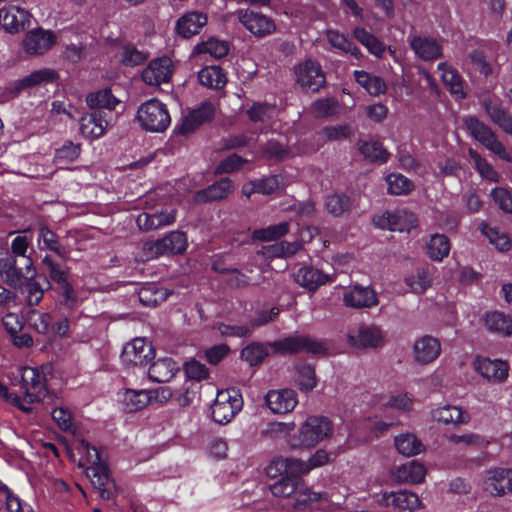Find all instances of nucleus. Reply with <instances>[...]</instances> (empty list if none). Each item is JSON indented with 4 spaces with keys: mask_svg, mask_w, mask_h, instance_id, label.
Instances as JSON below:
<instances>
[{
    "mask_svg": "<svg viewBox=\"0 0 512 512\" xmlns=\"http://www.w3.org/2000/svg\"><path fill=\"white\" fill-rule=\"evenodd\" d=\"M300 459L279 457L266 467L270 478H278L270 485L271 493L276 497H293L296 509L314 508L319 503L327 501L326 493L312 491L299 476Z\"/></svg>",
    "mask_w": 512,
    "mask_h": 512,
    "instance_id": "nucleus-1",
    "label": "nucleus"
},
{
    "mask_svg": "<svg viewBox=\"0 0 512 512\" xmlns=\"http://www.w3.org/2000/svg\"><path fill=\"white\" fill-rule=\"evenodd\" d=\"M76 450L80 455L79 466L85 469L86 476L90 479L93 487L98 490L101 498L110 499L114 483L99 451L85 440H81L77 444Z\"/></svg>",
    "mask_w": 512,
    "mask_h": 512,
    "instance_id": "nucleus-2",
    "label": "nucleus"
},
{
    "mask_svg": "<svg viewBox=\"0 0 512 512\" xmlns=\"http://www.w3.org/2000/svg\"><path fill=\"white\" fill-rule=\"evenodd\" d=\"M20 373V390L22 395L8 392L3 386H0V396L6 399L13 405L20 408L22 411L29 412L31 408L26 404H32L40 401L46 395V378L43 368L37 367H23Z\"/></svg>",
    "mask_w": 512,
    "mask_h": 512,
    "instance_id": "nucleus-3",
    "label": "nucleus"
},
{
    "mask_svg": "<svg viewBox=\"0 0 512 512\" xmlns=\"http://www.w3.org/2000/svg\"><path fill=\"white\" fill-rule=\"evenodd\" d=\"M136 119L142 129L156 133L165 131L171 123L166 105L157 99L142 103L137 110Z\"/></svg>",
    "mask_w": 512,
    "mask_h": 512,
    "instance_id": "nucleus-4",
    "label": "nucleus"
},
{
    "mask_svg": "<svg viewBox=\"0 0 512 512\" xmlns=\"http://www.w3.org/2000/svg\"><path fill=\"white\" fill-rule=\"evenodd\" d=\"M384 342L385 332L375 324H360L347 332V343L353 349H378Z\"/></svg>",
    "mask_w": 512,
    "mask_h": 512,
    "instance_id": "nucleus-5",
    "label": "nucleus"
},
{
    "mask_svg": "<svg viewBox=\"0 0 512 512\" xmlns=\"http://www.w3.org/2000/svg\"><path fill=\"white\" fill-rule=\"evenodd\" d=\"M273 353L280 355L297 354L300 352H309L313 354H322L325 347L317 340L303 335H290L268 344Z\"/></svg>",
    "mask_w": 512,
    "mask_h": 512,
    "instance_id": "nucleus-6",
    "label": "nucleus"
},
{
    "mask_svg": "<svg viewBox=\"0 0 512 512\" xmlns=\"http://www.w3.org/2000/svg\"><path fill=\"white\" fill-rule=\"evenodd\" d=\"M243 399L235 389L222 390L217 393L212 406V417L216 423L227 424L242 409Z\"/></svg>",
    "mask_w": 512,
    "mask_h": 512,
    "instance_id": "nucleus-7",
    "label": "nucleus"
},
{
    "mask_svg": "<svg viewBox=\"0 0 512 512\" xmlns=\"http://www.w3.org/2000/svg\"><path fill=\"white\" fill-rule=\"evenodd\" d=\"M187 247V237L181 231H172L156 241H148L143 245L145 258L152 259L163 254H180Z\"/></svg>",
    "mask_w": 512,
    "mask_h": 512,
    "instance_id": "nucleus-8",
    "label": "nucleus"
},
{
    "mask_svg": "<svg viewBox=\"0 0 512 512\" xmlns=\"http://www.w3.org/2000/svg\"><path fill=\"white\" fill-rule=\"evenodd\" d=\"M333 433L331 421L323 416H310L299 430L300 445L314 447Z\"/></svg>",
    "mask_w": 512,
    "mask_h": 512,
    "instance_id": "nucleus-9",
    "label": "nucleus"
},
{
    "mask_svg": "<svg viewBox=\"0 0 512 512\" xmlns=\"http://www.w3.org/2000/svg\"><path fill=\"white\" fill-rule=\"evenodd\" d=\"M176 218L177 210L173 207H153L141 212L136 224L140 231L150 232L173 225Z\"/></svg>",
    "mask_w": 512,
    "mask_h": 512,
    "instance_id": "nucleus-10",
    "label": "nucleus"
},
{
    "mask_svg": "<svg viewBox=\"0 0 512 512\" xmlns=\"http://www.w3.org/2000/svg\"><path fill=\"white\" fill-rule=\"evenodd\" d=\"M337 288L340 286L335 287ZM342 300L345 307L356 310L370 309L378 304L375 290L371 286L358 283L343 287Z\"/></svg>",
    "mask_w": 512,
    "mask_h": 512,
    "instance_id": "nucleus-11",
    "label": "nucleus"
},
{
    "mask_svg": "<svg viewBox=\"0 0 512 512\" xmlns=\"http://www.w3.org/2000/svg\"><path fill=\"white\" fill-rule=\"evenodd\" d=\"M161 398L167 400L171 397L169 389L161 388ZM159 390H135L126 389L120 394V402L123 410L128 413L136 412L145 408L153 398L158 397Z\"/></svg>",
    "mask_w": 512,
    "mask_h": 512,
    "instance_id": "nucleus-12",
    "label": "nucleus"
},
{
    "mask_svg": "<svg viewBox=\"0 0 512 512\" xmlns=\"http://www.w3.org/2000/svg\"><path fill=\"white\" fill-rule=\"evenodd\" d=\"M297 82L302 88L317 92L326 82L325 74L318 62L308 59L295 68Z\"/></svg>",
    "mask_w": 512,
    "mask_h": 512,
    "instance_id": "nucleus-13",
    "label": "nucleus"
},
{
    "mask_svg": "<svg viewBox=\"0 0 512 512\" xmlns=\"http://www.w3.org/2000/svg\"><path fill=\"white\" fill-rule=\"evenodd\" d=\"M483 489L494 496L512 493V469L492 468L485 472Z\"/></svg>",
    "mask_w": 512,
    "mask_h": 512,
    "instance_id": "nucleus-14",
    "label": "nucleus"
},
{
    "mask_svg": "<svg viewBox=\"0 0 512 512\" xmlns=\"http://www.w3.org/2000/svg\"><path fill=\"white\" fill-rule=\"evenodd\" d=\"M237 18L250 33L258 38L270 35L276 29L275 23L271 18L253 10H239Z\"/></svg>",
    "mask_w": 512,
    "mask_h": 512,
    "instance_id": "nucleus-15",
    "label": "nucleus"
},
{
    "mask_svg": "<svg viewBox=\"0 0 512 512\" xmlns=\"http://www.w3.org/2000/svg\"><path fill=\"white\" fill-rule=\"evenodd\" d=\"M154 356L151 343L145 338H134L127 343L122 351L121 359L126 365L143 366Z\"/></svg>",
    "mask_w": 512,
    "mask_h": 512,
    "instance_id": "nucleus-16",
    "label": "nucleus"
},
{
    "mask_svg": "<svg viewBox=\"0 0 512 512\" xmlns=\"http://www.w3.org/2000/svg\"><path fill=\"white\" fill-rule=\"evenodd\" d=\"M374 223L381 229L391 231H410L416 225V219L413 213L398 209L393 212H385L374 218Z\"/></svg>",
    "mask_w": 512,
    "mask_h": 512,
    "instance_id": "nucleus-17",
    "label": "nucleus"
},
{
    "mask_svg": "<svg viewBox=\"0 0 512 512\" xmlns=\"http://www.w3.org/2000/svg\"><path fill=\"white\" fill-rule=\"evenodd\" d=\"M473 366L484 379L495 384L503 383L508 377L509 366L502 360L477 357Z\"/></svg>",
    "mask_w": 512,
    "mask_h": 512,
    "instance_id": "nucleus-18",
    "label": "nucleus"
},
{
    "mask_svg": "<svg viewBox=\"0 0 512 512\" xmlns=\"http://www.w3.org/2000/svg\"><path fill=\"white\" fill-rule=\"evenodd\" d=\"M173 70V63L169 57L156 58L142 71V79L148 85L159 86L169 82Z\"/></svg>",
    "mask_w": 512,
    "mask_h": 512,
    "instance_id": "nucleus-19",
    "label": "nucleus"
},
{
    "mask_svg": "<svg viewBox=\"0 0 512 512\" xmlns=\"http://www.w3.org/2000/svg\"><path fill=\"white\" fill-rule=\"evenodd\" d=\"M265 403L272 413L287 414L298 404V396L289 388L270 390L265 396Z\"/></svg>",
    "mask_w": 512,
    "mask_h": 512,
    "instance_id": "nucleus-20",
    "label": "nucleus"
},
{
    "mask_svg": "<svg viewBox=\"0 0 512 512\" xmlns=\"http://www.w3.org/2000/svg\"><path fill=\"white\" fill-rule=\"evenodd\" d=\"M111 113L95 110L82 116L80 120V132L87 139H97L104 135L107 130Z\"/></svg>",
    "mask_w": 512,
    "mask_h": 512,
    "instance_id": "nucleus-21",
    "label": "nucleus"
},
{
    "mask_svg": "<svg viewBox=\"0 0 512 512\" xmlns=\"http://www.w3.org/2000/svg\"><path fill=\"white\" fill-rule=\"evenodd\" d=\"M31 272L25 266L18 267L17 260L8 252L0 256V276L10 286L21 288L23 282L29 278Z\"/></svg>",
    "mask_w": 512,
    "mask_h": 512,
    "instance_id": "nucleus-22",
    "label": "nucleus"
},
{
    "mask_svg": "<svg viewBox=\"0 0 512 512\" xmlns=\"http://www.w3.org/2000/svg\"><path fill=\"white\" fill-rule=\"evenodd\" d=\"M295 281L309 291H316L320 286L335 280V274L325 273L320 269L305 266L294 275Z\"/></svg>",
    "mask_w": 512,
    "mask_h": 512,
    "instance_id": "nucleus-23",
    "label": "nucleus"
},
{
    "mask_svg": "<svg viewBox=\"0 0 512 512\" xmlns=\"http://www.w3.org/2000/svg\"><path fill=\"white\" fill-rule=\"evenodd\" d=\"M441 353L440 341L430 335L418 338L413 346V354L416 362L429 364L435 361Z\"/></svg>",
    "mask_w": 512,
    "mask_h": 512,
    "instance_id": "nucleus-24",
    "label": "nucleus"
},
{
    "mask_svg": "<svg viewBox=\"0 0 512 512\" xmlns=\"http://www.w3.org/2000/svg\"><path fill=\"white\" fill-rule=\"evenodd\" d=\"M55 43L54 35L42 29L32 30L23 40V48L26 53L40 55L48 51Z\"/></svg>",
    "mask_w": 512,
    "mask_h": 512,
    "instance_id": "nucleus-25",
    "label": "nucleus"
},
{
    "mask_svg": "<svg viewBox=\"0 0 512 512\" xmlns=\"http://www.w3.org/2000/svg\"><path fill=\"white\" fill-rule=\"evenodd\" d=\"M215 113L214 105L205 101L201 105L192 111H190L182 120L179 126V132L187 134L197 129L204 122L209 121Z\"/></svg>",
    "mask_w": 512,
    "mask_h": 512,
    "instance_id": "nucleus-26",
    "label": "nucleus"
},
{
    "mask_svg": "<svg viewBox=\"0 0 512 512\" xmlns=\"http://www.w3.org/2000/svg\"><path fill=\"white\" fill-rule=\"evenodd\" d=\"M29 19V12L18 6L11 5L0 9V24L9 32L23 30Z\"/></svg>",
    "mask_w": 512,
    "mask_h": 512,
    "instance_id": "nucleus-27",
    "label": "nucleus"
},
{
    "mask_svg": "<svg viewBox=\"0 0 512 512\" xmlns=\"http://www.w3.org/2000/svg\"><path fill=\"white\" fill-rule=\"evenodd\" d=\"M207 21L208 17L206 13L201 11H190L177 20L176 31L180 36L190 38L198 34L207 24Z\"/></svg>",
    "mask_w": 512,
    "mask_h": 512,
    "instance_id": "nucleus-28",
    "label": "nucleus"
},
{
    "mask_svg": "<svg viewBox=\"0 0 512 512\" xmlns=\"http://www.w3.org/2000/svg\"><path fill=\"white\" fill-rule=\"evenodd\" d=\"M37 245L40 251H51L61 259H66L69 249L61 244L58 235L46 225H41L37 233Z\"/></svg>",
    "mask_w": 512,
    "mask_h": 512,
    "instance_id": "nucleus-29",
    "label": "nucleus"
},
{
    "mask_svg": "<svg viewBox=\"0 0 512 512\" xmlns=\"http://www.w3.org/2000/svg\"><path fill=\"white\" fill-rule=\"evenodd\" d=\"M382 502L387 507H394L399 510L415 511L420 507V500L417 494L407 490H399L396 492L384 493Z\"/></svg>",
    "mask_w": 512,
    "mask_h": 512,
    "instance_id": "nucleus-30",
    "label": "nucleus"
},
{
    "mask_svg": "<svg viewBox=\"0 0 512 512\" xmlns=\"http://www.w3.org/2000/svg\"><path fill=\"white\" fill-rule=\"evenodd\" d=\"M56 72L51 69H42L16 80L10 86L11 93L17 95L21 91L41 84L51 83L56 79Z\"/></svg>",
    "mask_w": 512,
    "mask_h": 512,
    "instance_id": "nucleus-31",
    "label": "nucleus"
},
{
    "mask_svg": "<svg viewBox=\"0 0 512 512\" xmlns=\"http://www.w3.org/2000/svg\"><path fill=\"white\" fill-rule=\"evenodd\" d=\"M234 186L230 179L221 180L208 186L206 189L198 191L194 199L196 202L218 201L226 198L233 190Z\"/></svg>",
    "mask_w": 512,
    "mask_h": 512,
    "instance_id": "nucleus-32",
    "label": "nucleus"
},
{
    "mask_svg": "<svg viewBox=\"0 0 512 512\" xmlns=\"http://www.w3.org/2000/svg\"><path fill=\"white\" fill-rule=\"evenodd\" d=\"M484 325L492 333L510 336L512 335V316L501 311H490L484 316Z\"/></svg>",
    "mask_w": 512,
    "mask_h": 512,
    "instance_id": "nucleus-33",
    "label": "nucleus"
},
{
    "mask_svg": "<svg viewBox=\"0 0 512 512\" xmlns=\"http://www.w3.org/2000/svg\"><path fill=\"white\" fill-rule=\"evenodd\" d=\"M178 370L177 363L173 359L165 357L153 362L148 370V376L154 382L164 383L170 381Z\"/></svg>",
    "mask_w": 512,
    "mask_h": 512,
    "instance_id": "nucleus-34",
    "label": "nucleus"
},
{
    "mask_svg": "<svg viewBox=\"0 0 512 512\" xmlns=\"http://www.w3.org/2000/svg\"><path fill=\"white\" fill-rule=\"evenodd\" d=\"M432 418L445 425H460L469 421V416L460 407L445 405L434 409L431 413Z\"/></svg>",
    "mask_w": 512,
    "mask_h": 512,
    "instance_id": "nucleus-35",
    "label": "nucleus"
},
{
    "mask_svg": "<svg viewBox=\"0 0 512 512\" xmlns=\"http://www.w3.org/2000/svg\"><path fill=\"white\" fill-rule=\"evenodd\" d=\"M410 44L416 55L423 60H433L441 56V46L434 39L427 37H414Z\"/></svg>",
    "mask_w": 512,
    "mask_h": 512,
    "instance_id": "nucleus-36",
    "label": "nucleus"
},
{
    "mask_svg": "<svg viewBox=\"0 0 512 512\" xmlns=\"http://www.w3.org/2000/svg\"><path fill=\"white\" fill-rule=\"evenodd\" d=\"M426 469L423 464L417 461H409L395 471V477L400 482L417 484L424 480Z\"/></svg>",
    "mask_w": 512,
    "mask_h": 512,
    "instance_id": "nucleus-37",
    "label": "nucleus"
},
{
    "mask_svg": "<svg viewBox=\"0 0 512 512\" xmlns=\"http://www.w3.org/2000/svg\"><path fill=\"white\" fill-rule=\"evenodd\" d=\"M438 70L442 72L441 78L444 85L449 89L451 94L458 99L465 98L464 84L458 72L448 66L446 63H439Z\"/></svg>",
    "mask_w": 512,
    "mask_h": 512,
    "instance_id": "nucleus-38",
    "label": "nucleus"
},
{
    "mask_svg": "<svg viewBox=\"0 0 512 512\" xmlns=\"http://www.w3.org/2000/svg\"><path fill=\"white\" fill-rule=\"evenodd\" d=\"M483 105L493 123L498 125L505 133L512 134V117L509 113L500 104L491 100H484Z\"/></svg>",
    "mask_w": 512,
    "mask_h": 512,
    "instance_id": "nucleus-39",
    "label": "nucleus"
},
{
    "mask_svg": "<svg viewBox=\"0 0 512 512\" xmlns=\"http://www.w3.org/2000/svg\"><path fill=\"white\" fill-rule=\"evenodd\" d=\"M326 37L331 47L340 54H349L356 59L362 57L361 51L344 34L337 30H327Z\"/></svg>",
    "mask_w": 512,
    "mask_h": 512,
    "instance_id": "nucleus-40",
    "label": "nucleus"
},
{
    "mask_svg": "<svg viewBox=\"0 0 512 512\" xmlns=\"http://www.w3.org/2000/svg\"><path fill=\"white\" fill-rule=\"evenodd\" d=\"M354 77L356 82L372 96L384 94L387 90L386 83L379 76L363 70H356L354 71Z\"/></svg>",
    "mask_w": 512,
    "mask_h": 512,
    "instance_id": "nucleus-41",
    "label": "nucleus"
},
{
    "mask_svg": "<svg viewBox=\"0 0 512 512\" xmlns=\"http://www.w3.org/2000/svg\"><path fill=\"white\" fill-rule=\"evenodd\" d=\"M199 83L212 89H221L227 82L226 74L219 66H207L198 72Z\"/></svg>",
    "mask_w": 512,
    "mask_h": 512,
    "instance_id": "nucleus-42",
    "label": "nucleus"
},
{
    "mask_svg": "<svg viewBox=\"0 0 512 512\" xmlns=\"http://www.w3.org/2000/svg\"><path fill=\"white\" fill-rule=\"evenodd\" d=\"M394 445L397 451L406 457H412L424 450L422 442L412 433H403L395 437Z\"/></svg>",
    "mask_w": 512,
    "mask_h": 512,
    "instance_id": "nucleus-43",
    "label": "nucleus"
},
{
    "mask_svg": "<svg viewBox=\"0 0 512 512\" xmlns=\"http://www.w3.org/2000/svg\"><path fill=\"white\" fill-rule=\"evenodd\" d=\"M481 233L501 252L508 251L511 248V240L508 234L497 227L481 223L479 226Z\"/></svg>",
    "mask_w": 512,
    "mask_h": 512,
    "instance_id": "nucleus-44",
    "label": "nucleus"
},
{
    "mask_svg": "<svg viewBox=\"0 0 512 512\" xmlns=\"http://www.w3.org/2000/svg\"><path fill=\"white\" fill-rule=\"evenodd\" d=\"M353 36L374 56L381 57L383 55L385 51L383 43L364 28L356 27L353 30Z\"/></svg>",
    "mask_w": 512,
    "mask_h": 512,
    "instance_id": "nucleus-45",
    "label": "nucleus"
},
{
    "mask_svg": "<svg viewBox=\"0 0 512 512\" xmlns=\"http://www.w3.org/2000/svg\"><path fill=\"white\" fill-rule=\"evenodd\" d=\"M168 297V292L164 288H159L155 284H149L142 287L138 292L139 301L145 306H156L164 302Z\"/></svg>",
    "mask_w": 512,
    "mask_h": 512,
    "instance_id": "nucleus-46",
    "label": "nucleus"
},
{
    "mask_svg": "<svg viewBox=\"0 0 512 512\" xmlns=\"http://www.w3.org/2000/svg\"><path fill=\"white\" fill-rule=\"evenodd\" d=\"M450 251V241L443 234L432 235L427 244V253L434 261H442L448 256Z\"/></svg>",
    "mask_w": 512,
    "mask_h": 512,
    "instance_id": "nucleus-47",
    "label": "nucleus"
},
{
    "mask_svg": "<svg viewBox=\"0 0 512 512\" xmlns=\"http://www.w3.org/2000/svg\"><path fill=\"white\" fill-rule=\"evenodd\" d=\"M468 154L473 161L475 170L479 173L481 178L490 182H499V173L486 159L482 158L480 154L473 149H469Z\"/></svg>",
    "mask_w": 512,
    "mask_h": 512,
    "instance_id": "nucleus-48",
    "label": "nucleus"
},
{
    "mask_svg": "<svg viewBox=\"0 0 512 512\" xmlns=\"http://www.w3.org/2000/svg\"><path fill=\"white\" fill-rule=\"evenodd\" d=\"M86 102L91 108H106L112 110L118 104V99L112 94L110 89H103L90 93Z\"/></svg>",
    "mask_w": 512,
    "mask_h": 512,
    "instance_id": "nucleus-49",
    "label": "nucleus"
},
{
    "mask_svg": "<svg viewBox=\"0 0 512 512\" xmlns=\"http://www.w3.org/2000/svg\"><path fill=\"white\" fill-rule=\"evenodd\" d=\"M246 113L253 123L265 124L275 116L276 107L267 103H254Z\"/></svg>",
    "mask_w": 512,
    "mask_h": 512,
    "instance_id": "nucleus-50",
    "label": "nucleus"
},
{
    "mask_svg": "<svg viewBox=\"0 0 512 512\" xmlns=\"http://www.w3.org/2000/svg\"><path fill=\"white\" fill-rule=\"evenodd\" d=\"M268 347L261 343H251L241 351V358L250 366L259 365L269 354Z\"/></svg>",
    "mask_w": 512,
    "mask_h": 512,
    "instance_id": "nucleus-51",
    "label": "nucleus"
},
{
    "mask_svg": "<svg viewBox=\"0 0 512 512\" xmlns=\"http://www.w3.org/2000/svg\"><path fill=\"white\" fill-rule=\"evenodd\" d=\"M195 50L198 53H207L215 58H222L229 52V44L227 41L210 38L205 42L197 44Z\"/></svg>",
    "mask_w": 512,
    "mask_h": 512,
    "instance_id": "nucleus-52",
    "label": "nucleus"
},
{
    "mask_svg": "<svg viewBox=\"0 0 512 512\" xmlns=\"http://www.w3.org/2000/svg\"><path fill=\"white\" fill-rule=\"evenodd\" d=\"M30 246V240L26 235H17L11 243V256L14 258L21 257L23 260V265L28 270V272L32 271L33 261L29 256L26 255L27 250Z\"/></svg>",
    "mask_w": 512,
    "mask_h": 512,
    "instance_id": "nucleus-53",
    "label": "nucleus"
},
{
    "mask_svg": "<svg viewBox=\"0 0 512 512\" xmlns=\"http://www.w3.org/2000/svg\"><path fill=\"white\" fill-rule=\"evenodd\" d=\"M289 231V223L281 222L253 232V238L261 241H272L286 235Z\"/></svg>",
    "mask_w": 512,
    "mask_h": 512,
    "instance_id": "nucleus-54",
    "label": "nucleus"
},
{
    "mask_svg": "<svg viewBox=\"0 0 512 512\" xmlns=\"http://www.w3.org/2000/svg\"><path fill=\"white\" fill-rule=\"evenodd\" d=\"M388 192L393 195H403L413 189V183L404 175L391 173L386 177Z\"/></svg>",
    "mask_w": 512,
    "mask_h": 512,
    "instance_id": "nucleus-55",
    "label": "nucleus"
},
{
    "mask_svg": "<svg viewBox=\"0 0 512 512\" xmlns=\"http://www.w3.org/2000/svg\"><path fill=\"white\" fill-rule=\"evenodd\" d=\"M360 152L365 158L373 162L385 163L389 157V153L377 141L364 142L360 146Z\"/></svg>",
    "mask_w": 512,
    "mask_h": 512,
    "instance_id": "nucleus-56",
    "label": "nucleus"
},
{
    "mask_svg": "<svg viewBox=\"0 0 512 512\" xmlns=\"http://www.w3.org/2000/svg\"><path fill=\"white\" fill-rule=\"evenodd\" d=\"M296 382L302 391H311L317 382L315 370L311 365L302 364L296 367Z\"/></svg>",
    "mask_w": 512,
    "mask_h": 512,
    "instance_id": "nucleus-57",
    "label": "nucleus"
},
{
    "mask_svg": "<svg viewBox=\"0 0 512 512\" xmlns=\"http://www.w3.org/2000/svg\"><path fill=\"white\" fill-rule=\"evenodd\" d=\"M465 126L470 134L481 144L485 143L488 138L494 134L487 125L473 116H469L465 119Z\"/></svg>",
    "mask_w": 512,
    "mask_h": 512,
    "instance_id": "nucleus-58",
    "label": "nucleus"
},
{
    "mask_svg": "<svg viewBox=\"0 0 512 512\" xmlns=\"http://www.w3.org/2000/svg\"><path fill=\"white\" fill-rule=\"evenodd\" d=\"M405 283L411 292L422 294L431 285V277L427 271L417 270L415 274L405 278Z\"/></svg>",
    "mask_w": 512,
    "mask_h": 512,
    "instance_id": "nucleus-59",
    "label": "nucleus"
},
{
    "mask_svg": "<svg viewBox=\"0 0 512 512\" xmlns=\"http://www.w3.org/2000/svg\"><path fill=\"white\" fill-rule=\"evenodd\" d=\"M310 110L316 118L332 116L338 110V102L335 98L319 99L312 103Z\"/></svg>",
    "mask_w": 512,
    "mask_h": 512,
    "instance_id": "nucleus-60",
    "label": "nucleus"
},
{
    "mask_svg": "<svg viewBox=\"0 0 512 512\" xmlns=\"http://www.w3.org/2000/svg\"><path fill=\"white\" fill-rule=\"evenodd\" d=\"M299 242H278L266 248L265 254L269 257H289L300 250Z\"/></svg>",
    "mask_w": 512,
    "mask_h": 512,
    "instance_id": "nucleus-61",
    "label": "nucleus"
},
{
    "mask_svg": "<svg viewBox=\"0 0 512 512\" xmlns=\"http://www.w3.org/2000/svg\"><path fill=\"white\" fill-rule=\"evenodd\" d=\"M51 321V315L46 312L31 311L28 317L30 327L39 334H47L50 331Z\"/></svg>",
    "mask_w": 512,
    "mask_h": 512,
    "instance_id": "nucleus-62",
    "label": "nucleus"
},
{
    "mask_svg": "<svg viewBox=\"0 0 512 512\" xmlns=\"http://www.w3.org/2000/svg\"><path fill=\"white\" fill-rule=\"evenodd\" d=\"M42 265L50 279L56 283H65L67 280L65 269L56 262L50 255L42 259Z\"/></svg>",
    "mask_w": 512,
    "mask_h": 512,
    "instance_id": "nucleus-63",
    "label": "nucleus"
},
{
    "mask_svg": "<svg viewBox=\"0 0 512 512\" xmlns=\"http://www.w3.org/2000/svg\"><path fill=\"white\" fill-rule=\"evenodd\" d=\"M490 196L501 211L512 214V194L507 188L495 187Z\"/></svg>",
    "mask_w": 512,
    "mask_h": 512,
    "instance_id": "nucleus-64",
    "label": "nucleus"
}]
</instances>
